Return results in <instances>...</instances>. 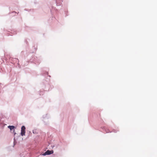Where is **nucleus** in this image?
<instances>
[{
    "mask_svg": "<svg viewBox=\"0 0 157 157\" xmlns=\"http://www.w3.org/2000/svg\"><path fill=\"white\" fill-rule=\"evenodd\" d=\"M8 128H9L10 130H12L14 128V127L13 126H8Z\"/></svg>",
    "mask_w": 157,
    "mask_h": 157,
    "instance_id": "nucleus-3",
    "label": "nucleus"
},
{
    "mask_svg": "<svg viewBox=\"0 0 157 157\" xmlns=\"http://www.w3.org/2000/svg\"><path fill=\"white\" fill-rule=\"evenodd\" d=\"M53 150L50 151L49 150H47L43 154V155H49L53 154Z\"/></svg>",
    "mask_w": 157,
    "mask_h": 157,
    "instance_id": "nucleus-1",
    "label": "nucleus"
},
{
    "mask_svg": "<svg viewBox=\"0 0 157 157\" xmlns=\"http://www.w3.org/2000/svg\"><path fill=\"white\" fill-rule=\"evenodd\" d=\"M25 127L23 126L21 128V134L22 136L25 135Z\"/></svg>",
    "mask_w": 157,
    "mask_h": 157,
    "instance_id": "nucleus-2",
    "label": "nucleus"
}]
</instances>
